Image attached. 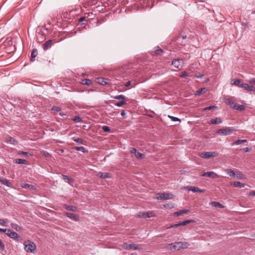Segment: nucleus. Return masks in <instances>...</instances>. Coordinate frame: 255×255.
Instances as JSON below:
<instances>
[{
    "instance_id": "1a4fd4ad",
    "label": "nucleus",
    "mask_w": 255,
    "mask_h": 255,
    "mask_svg": "<svg viewBox=\"0 0 255 255\" xmlns=\"http://www.w3.org/2000/svg\"><path fill=\"white\" fill-rule=\"evenodd\" d=\"M201 176H207L212 178H216L218 177V175L213 171L205 172L201 175Z\"/></svg>"
},
{
    "instance_id": "774afa93",
    "label": "nucleus",
    "mask_w": 255,
    "mask_h": 255,
    "mask_svg": "<svg viewBox=\"0 0 255 255\" xmlns=\"http://www.w3.org/2000/svg\"><path fill=\"white\" fill-rule=\"evenodd\" d=\"M0 232H6V229H2V228H0Z\"/></svg>"
},
{
    "instance_id": "13d9d810",
    "label": "nucleus",
    "mask_w": 255,
    "mask_h": 255,
    "mask_svg": "<svg viewBox=\"0 0 255 255\" xmlns=\"http://www.w3.org/2000/svg\"><path fill=\"white\" fill-rule=\"evenodd\" d=\"M249 82L250 84H253L255 85V78L250 79Z\"/></svg>"
},
{
    "instance_id": "7c9ffc66",
    "label": "nucleus",
    "mask_w": 255,
    "mask_h": 255,
    "mask_svg": "<svg viewBox=\"0 0 255 255\" xmlns=\"http://www.w3.org/2000/svg\"><path fill=\"white\" fill-rule=\"evenodd\" d=\"M226 173L231 177H235L236 173L233 170L231 169H228L226 170Z\"/></svg>"
},
{
    "instance_id": "5701e85b",
    "label": "nucleus",
    "mask_w": 255,
    "mask_h": 255,
    "mask_svg": "<svg viewBox=\"0 0 255 255\" xmlns=\"http://www.w3.org/2000/svg\"><path fill=\"white\" fill-rule=\"evenodd\" d=\"M152 52H154L155 55L158 56L161 55L163 53V51L158 46L156 47V49H155L154 51H152Z\"/></svg>"
},
{
    "instance_id": "f03ea898",
    "label": "nucleus",
    "mask_w": 255,
    "mask_h": 255,
    "mask_svg": "<svg viewBox=\"0 0 255 255\" xmlns=\"http://www.w3.org/2000/svg\"><path fill=\"white\" fill-rule=\"evenodd\" d=\"M236 129L233 127H229L225 128H221L216 131V133L222 135H228L236 131Z\"/></svg>"
},
{
    "instance_id": "052dcab7",
    "label": "nucleus",
    "mask_w": 255,
    "mask_h": 255,
    "mask_svg": "<svg viewBox=\"0 0 255 255\" xmlns=\"http://www.w3.org/2000/svg\"><path fill=\"white\" fill-rule=\"evenodd\" d=\"M252 149L251 148H250V147H245L244 148H243V151H245V152H249L250 151H251V150Z\"/></svg>"
},
{
    "instance_id": "f704fd0d",
    "label": "nucleus",
    "mask_w": 255,
    "mask_h": 255,
    "mask_svg": "<svg viewBox=\"0 0 255 255\" xmlns=\"http://www.w3.org/2000/svg\"><path fill=\"white\" fill-rule=\"evenodd\" d=\"M224 102L228 105H232L234 104V101L230 98L225 99Z\"/></svg>"
},
{
    "instance_id": "37998d69",
    "label": "nucleus",
    "mask_w": 255,
    "mask_h": 255,
    "mask_svg": "<svg viewBox=\"0 0 255 255\" xmlns=\"http://www.w3.org/2000/svg\"><path fill=\"white\" fill-rule=\"evenodd\" d=\"M217 108L218 107L216 106H209L206 108H205L203 109V111H209V110H214V109H217Z\"/></svg>"
},
{
    "instance_id": "680f3d73",
    "label": "nucleus",
    "mask_w": 255,
    "mask_h": 255,
    "mask_svg": "<svg viewBox=\"0 0 255 255\" xmlns=\"http://www.w3.org/2000/svg\"><path fill=\"white\" fill-rule=\"evenodd\" d=\"M177 227H178V223H177V224H172V225H171L168 227V228H171Z\"/></svg>"
},
{
    "instance_id": "bb28decb",
    "label": "nucleus",
    "mask_w": 255,
    "mask_h": 255,
    "mask_svg": "<svg viewBox=\"0 0 255 255\" xmlns=\"http://www.w3.org/2000/svg\"><path fill=\"white\" fill-rule=\"evenodd\" d=\"M233 185L234 187H239L240 188H243L245 187V184L244 183H242L239 181H236V182H234L233 183Z\"/></svg>"
},
{
    "instance_id": "b1692460",
    "label": "nucleus",
    "mask_w": 255,
    "mask_h": 255,
    "mask_svg": "<svg viewBox=\"0 0 255 255\" xmlns=\"http://www.w3.org/2000/svg\"><path fill=\"white\" fill-rule=\"evenodd\" d=\"M210 204L215 207H216V208H223L224 207V206L220 204L219 202H216V201H213V202H212Z\"/></svg>"
},
{
    "instance_id": "c9c22d12",
    "label": "nucleus",
    "mask_w": 255,
    "mask_h": 255,
    "mask_svg": "<svg viewBox=\"0 0 255 255\" xmlns=\"http://www.w3.org/2000/svg\"><path fill=\"white\" fill-rule=\"evenodd\" d=\"M10 226L11 227V228L15 229L17 231H20L21 229V227L19 226L17 224L14 223H11L10 224Z\"/></svg>"
},
{
    "instance_id": "a19ab883",
    "label": "nucleus",
    "mask_w": 255,
    "mask_h": 255,
    "mask_svg": "<svg viewBox=\"0 0 255 255\" xmlns=\"http://www.w3.org/2000/svg\"><path fill=\"white\" fill-rule=\"evenodd\" d=\"M73 121L76 123H81L82 122V119L79 116H75L74 118L73 119Z\"/></svg>"
},
{
    "instance_id": "473e14b6",
    "label": "nucleus",
    "mask_w": 255,
    "mask_h": 255,
    "mask_svg": "<svg viewBox=\"0 0 255 255\" xmlns=\"http://www.w3.org/2000/svg\"><path fill=\"white\" fill-rule=\"evenodd\" d=\"M14 162L17 164H26L27 163V161L23 159H15Z\"/></svg>"
},
{
    "instance_id": "8fccbe9b",
    "label": "nucleus",
    "mask_w": 255,
    "mask_h": 255,
    "mask_svg": "<svg viewBox=\"0 0 255 255\" xmlns=\"http://www.w3.org/2000/svg\"><path fill=\"white\" fill-rule=\"evenodd\" d=\"M0 225L2 226L6 227L7 226V223L4 220L0 219Z\"/></svg>"
},
{
    "instance_id": "7ed1b4c3",
    "label": "nucleus",
    "mask_w": 255,
    "mask_h": 255,
    "mask_svg": "<svg viewBox=\"0 0 255 255\" xmlns=\"http://www.w3.org/2000/svg\"><path fill=\"white\" fill-rule=\"evenodd\" d=\"M156 196V199L161 200L172 199L174 198L173 194L165 192L157 193Z\"/></svg>"
},
{
    "instance_id": "a18cd8bd",
    "label": "nucleus",
    "mask_w": 255,
    "mask_h": 255,
    "mask_svg": "<svg viewBox=\"0 0 255 255\" xmlns=\"http://www.w3.org/2000/svg\"><path fill=\"white\" fill-rule=\"evenodd\" d=\"M114 99L117 100H125L126 99V97L123 95H120L116 96L114 97Z\"/></svg>"
},
{
    "instance_id": "c756f323",
    "label": "nucleus",
    "mask_w": 255,
    "mask_h": 255,
    "mask_svg": "<svg viewBox=\"0 0 255 255\" xmlns=\"http://www.w3.org/2000/svg\"><path fill=\"white\" fill-rule=\"evenodd\" d=\"M62 179L64 180H67L68 181V182L71 184V182H73V179L71 178V177H70V176H68L67 175H62Z\"/></svg>"
},
{
    "instance_id": "c85d7f7f",
    "label": "nucleus",
    "mask_w": 255,
    "mask_h": 255,
    "mask_svg": "<svg viewBox=\"0 0 255 255\" xmlns=\"http://www.w3.org/2000/svg\"><path fill=\"white\" fill-rule=\"evenodd\" d=\"M6 139L7 142H9L12 144L15 145L17 143L16 140L11 136H8Z\"/></svg>"
},
{
    "instance_id": "0e129e2a",
    "label": "nucleus",
    "mask_w": 255,
    "mask_h": 255,
    "mask_svg": "<svg viewBox=\"0 0 255 255\" xmlns=\"http://www.w3.org/2000/svg\"><path fill=\"white\" fill-rule=\"evenodd\" d=\"M121 116H122V117H123L124 118H125V116H126V115L125 111H124V110H123V111L121 112Z\"/></svg>"
},
{
    "instance_id": "4d7b16f0",
    "label": "nucleus",
    "mask_w": 255,
    "mask_h": 255,
    "mask_svg": "<svg viewBox=\"0 0 255 255\" xmlns=\"http://www.w3.org/2000/svg\"><path fill=\"white\" fill-rule=\"evenodd\" d=\"M130 153L134 154V155L136 154V153L137 152V150L134 148H130Z\"/></svg>"
},
{
    "instance_id": "cd10ccee",
    "label": "nucleus",
    "mask_w": 255,
    "mask_h": 255,
    "mask_svg": "<svg viewBox=\"0 0 255 255\" xmlns=\"http://www.w3.org/2000/svg\"><path fill=\"white\" fill-rule=\"evenodd\" d=\"M235 176H236L237 178L239 179H244L246 178L245 175L239 171H236Z\"/></svg>"
},
{
    "instance_id": "58836bf2",
    "label": "nucleus",
    "mask_w": 255,
    "mask_h": 255,
    "mask_svg": "<svg viewBox=\"0 0 255 255\" xmlns=\"http://www.w3.org/2000/svg\"><path fill=\"white\" fill-rule=\"evenodd\" d=\"M137 159H142L144 157L145 155L137 151L134 155Z\"/></svg>"
},
{
    "instance_id": "393cba45",
    "label": "nucleus",
    "mask_w": 255,
    "mask_h": 255,
    "mask_svg": "<svg viewBox=\"0 0 255 255\" xmlns=\"http://www.w3.org/2000/svg\"><path fill=\"white\" fill-rule=\"evenodd\" d=\"M52 41L51 40H48L45 42L43 45V49L45 50H47L50 47Z\"/></svg>"
},
{
    "instance_id": "9d476101",
    "label": "nucleus",
    "mask_w": 255,
    "mask_h": 255,
    "mask_svg": "<svg viewBox=\"0 0 255 255\" xmlns=\"http://www.w3.org/2000/svg\"><path fill=\"white\" fill-rule=\"evenodd\" d=\"M65 214L67 217L73 221H78L79 220V217L74 214L66 212Z\"/></svg>"
},
{
    "instance_id": "4be33fe9",
    "label": "nucleus",
    "mask_w": 255,
    "mask_h": 255,
    "mask_svg": "<svg viewBox=\"0 0 255 255\" xmlns=\"http://www.w3.org/2000/svg\"><path fill=\"white\" fill-rule=\"evenodd\" d=\"M143 3H142L143 5V6H145L146 7H149V8L152 7V6L153 5L152 4V1H143Z\"/></svg>"
},
{
    "instance_id": "49530a36",
    "label": "nucleus",
    "mask_w": 255,
    "mask_h": 255,
    "mask_svg": "<svg viewBox=\"0 0 255 255\" xmlns=\"http://www.w3.org/2000/svg\"><path fill=\"white\" fill-rule=\"evenodd\" d=\"M51 111L56 112H59L61 111V109L58 107L54 106L52 107Z\"/></svg>"
},
{
    "instance_id": "a878e982",
    "label": "nucleus",
    "mask_w": 255,
    "mask_h": 255,
    "mask_svg": "<svg viewBox=\"0 0 255 255\" xmlns=\"http://www.w3.org/2000/svg\"><path fill=\"white\" fill-rule=\"evenodd\" d=\"M189 212V211L188 210H179L177 212H176L174 213V215H175V216H180L183 214H185V213H187Z\"/></svg>"
},
{
    "instance_id": "dca6fc26",
    "label": "nucleus",
    "mask_w": 255,
    "mask_h": 255,
    "mask_svg": "<svg viewBox=\"0 0 255 255\" xmlns=\"http://www.w3.org/2000/svg\"><path fill=\"white\" fill-rule=\"evenodd\" d=\"M9 237L16 241H18L20 238V237L18 235L17 233L13 231L11 233H10V235Z\"/></svg>"
},
{
    "instance_id": "c03bdc74",
    "label": "nucleus",
    "mask_w": 255,
    "mask_h": 255,
    "mask_svg": "<svg viewBox=\"0 0 255 255\" xmlns=\"http://www.w3.org/2000/svg\"><path fill=\"white\" fill-rule=\"evenodd\" d=\"M21 186L25 189H33V188L32 185L27 183H24Z\"/></svg>"
},
{
    "instance_id": "ea45409f",
    "label": "nucleus",
    "mask_w": 255,
    "mask_h": 255,
    "mask_svg": "<svg viewBox=\"0 0 255 255\" xmlns=\"http://www.w3.org/2000/svg\"><path fill=\"white\" fill-rule=\"evenodd\" d=\"M82 83L89 86L92 84V81L89 79H84L82 80Z\"/></svg>"
},
{
    "instance_id": "72a5a7b5",
    "label": "nucleus",
    "mask_w": 255,
    "mask_h": 255,
    "mask_svg": "<svg viewBox=\"0 0 255 255\" xmlns=\"http://www.w3.org/2000/svg\"><path fill=\"white\" fill-rule=\"evenodd\" d=\"M67 210L75 212L77 210V207L74 206H66L65 207Z\"/></svg>"
},
{
    "instance_id": "09e8293b",
    "label": "nucleus",
    "mask_w": 255,
    "mask_h": 255,
    "mask_svg": "<svg viewBox=\"0 0 255 255\" xmlns=\"http://www.w3.org/2000/svg\"><path fill=\"white\" fill-rule=\"evenodd\" d=\"M168 118L169 119H170L171 120V121H172L173 122H176V121L180 122V120L179 118H177V117H175L169 115L168 116Z\"/></svg>"
},
{
    "instance_id": "4468645a",
    "label": "nucleus",
    "mask_w": 255,
    "mask_h": 255,
    "mask_svg": "<svg viewBox=\"0 0 255 255\" xmlns=\"http://www.w3.org/2000/svg\"><path fill=\"white\" fill-rule=\"evenodd\" d=\"M222 123V120L220 118L212 119L210 121L209 124L212 125H216Z\"/></svg>"
},
{
    "instance_id": "2f4dec72",
    "label": "nucleus",
    "mask_w": 255,
    "mask_h": 255,
    "mask_svg": "<svg viewBox=\"0 0 255 255\" xmlns=\"http://www.w3.org/2000/svg\"><path fill=\"white\" fill-rule=\"evenodd\" d=\"M72 139L73 141L77 142L79 144H84V141L82 138L73 137Z\"/></svg>"
},
{
    "instance_id": "ddd939ff",
    "label": "nucleus",
    "mask_w": 255,
    "mask_h": 255,
    "mask_svg": "<svg viewBox=\"0 0 255 255\" xmlns=\"http://www.w3.org/2000/svg\"><path fill=\"white\" fill-rule=\"evenodd\" d=\"M142 248L140 245L134 244H129V250H141Z\"/></svg>"
},
{
    "instance_id": "de8ad7c7",
    "label": "nucleus",
    "mask_w": 255,
    "mask_h": 255,
    "mask_svg": "<svg viewBox=\"0 0 255 255\" xmlns=\"http://www.w3.org/2000/svg\"><path fill=\"white\" fill-rule=\"evenodd\" d=\"M126 104V102L124 101H120V102H117L116 103H115V105L116 106H118V107H122L124 105Z\"/></svg>"
},
{
    "instance_id": "2eb2a0df",
    "label": "nucleus",
    "mask_w": 255,
    "mask_h": 255,
    "mask_svg": "<svg viewBox=\"0 0 255 255\" xmlns=\"http://www.w3.org/2000/svg\"><path fill=\"white\" fill-rule=\"evenodd\" d=\"M232 109L234 110H239L240 111H243L245 110V107L244 105H240L238 104H235Z\"/></svg>"
},
{
    "instance_id": "f8f14e48",
    "label": "nucleus",
    "mask_w": 255,
    "mask_h": 255,
    "mask_svg": "<svg viewBox=\"0 0 255 255\" xmlns=\"http://www.w3.org/2000/svg\"><path fill=\"white\" fill-rule=\"evenodd\" d=\"M187 188L188 189V190L192 191L194 192L202 193L204 191V190H202L199 188L198 187L195 186H188L187 187Z\"/></svg>"
},
{
    "instance_id": "aec40b11",
    "label": "nucleus",
    "mask_w": 255,
    "mask_h": 255,
    "mask_svg": "<svg viewBox=\"0 0 255 255\" xmlns=\"http://www.w3.org/2000/svg\"><path fill=\"white\" fill-rule=\"evenodd\" d=\"M194 222V221L193 220H187L182 222H180L178 223V227L180 226H185L186 225Z\"/></svg>"
},
{
    "instance_id": "6ab92c4d",
    "label": "nucleus",
    "mask_w": 255,
    "mask_h": 255,
    "mask_svg": "<svg viewBox=\"0 0 255 255\" xmlns=\"http://www.w3.org/2000/svg\"><path fill=\"white\" fill-rule=\"evenodd\" d=\"M37 55V50L33 49L31 53L30 58L31 61L33 62L35 60V58Z\"/></svg>"
},
{
    "instance_id": "412c9836",
    "label": "nucleus",
    "mask_w": 255,
    "mask_h": 255,
    "mask_svg": "<svg viewBox=\"0 0 255 255\" xmlns=\"http://www.w3.org/2000/svg\"><path fill=\"white\" fill-rule=\"evenodd\" d=\"M247 142L246 139H238L235 140L232 143V145L234 146L235 145H239L242 143H246Z\"/></svg>"
},
{
    "instance_id": "20e7f679",
    "label": "nucleus",
    "mask_w": 255,
    "mask_h": 255,
    "mask_svg": "<svg viewBox=\"0 0 255 255\" xmlns=\"http://www.w3.org/2000/svg\"><path fill=\"white\" fill-rule=\"evenodd\" d=\"M218 155V153L215 151H205L199 154V156L205 159H208L211 157L217 156Z\"/></svg>"
},
{
    "instance_id": "bf43d9fd",
    "label": "nucleus",
    "mask_w": 255,
    "mask_h": 255,
    "mask_svg": "<svg viewBox=\"0 0 255 255\" xmlns=\"http://www.w3.org/2000/svg\"><path fill=\"white\" fill-rule=\"evenodd\" d=\"M12 232V230H10V229H6V232H5L6 233V234L9 237L10 235V233H11Z\"/></svg>"
},
{
    "instance_id": "5fc2aeb1",
    "label": "nucleus",
    "mask_w": 255,
    "mask_h": 255,
    "mask_svg": "<svg viewBox=\"0 0 255 255\" xmlns=\"http://www.w3.org/2000/svg\"><path fill=\"white\" fill-rule=\"evenodd\" d=\"M102 129L105 132H109V131H110V130H111L110 128L109 127L106 126H104L102 127Z\"/></svg>"
},
{
    "instance_id": "603ef678",
    "label": "nucleus",
    "mask_w": 255,
    "mask_h": 255,
    "mask_svg": "<svg viewBox=\"0 0 255 255\" xmlns=\"http://www.w3.org/2000/svg\"><path fill=\"white\" fill-rule=\"evenodd\" d=\"M233 83H232V84H234L235 85H240V80L239 79H234L233 80Z\"/></svg>"
},
{
    "instance_id": "f3484780",
    "label": "nucleus",
    "mask_w": 255,
    "mask_h": 255,
    "mask_svg": "<svg viewBox=\"0 0 255 255\" xmlns=\"http://www.w3.org/2000/svg\"><path fill=\"white\" fill-rule=\"evenodd\" d=\"M0 183H1L2 184L4 185L7 187H11V183L6 179L5 178H0Z\"/></svg>"
},
{
    "instance_id": "864d4df0",
    "label": "nucleus",
    "mask_w": 255,
    "mask_h": 255,
    "mask_svg": "<svg viewBox=\"0 0 255 255\" xmlns=\"http://www.w3.org/2000/svg\"><path fill=\"white\" fill-rule=\"evenodd\" d=\"M188 75L189 74L187 72L184 71L181 73L180 77L182 78H186L187 77Z\"/></svg>"
},
{
    "instance_id": "0eeeda50",
    "label": "nucleus",
    "mask_w": 255,
    "mask_h": 255,
    "mask_svg": "<svg viewBox=\"0 0 255 255\" xmlns=\"http://www.w3.org/2000/svg\"><path fill=\"white\" fill-rule=\"evenodd\" d=\"M239 87L248 91H255V88L254 86H250L248 84L242 83L239 85Z\"/></svg>"
},
{
    "instance_id": "423d86ee",
    "label": "nucleus",
    "mask_w": 255,
    "mask_h": 255,
    "mask_svg": "<svg viewBox=\"0 0 255 255\" xmlns=\"http://www.w3.org/2000/svg\"><path fill=\"white\" fill-rule=\"evenodd\" d=\"M97 82L103 86H110V80L103 77L98 78L97 79Z\"/></svg>"
},
{
    "instance_id": "f257e3e1",
    "label": "nucleus",
    "mask_w": 255,
    "mask_h": 255,
    "mask_svg": "<svg viewBox=\"0 0 255 255\" xmlns=\"http://www.w3.org/2000/svg\"><path fill=\"white\" fill-rule=\"evenodd\" d=\"M169 246H172L173 249L179 251L180 249L187 248L190 246V244L186 242H178L169 244Z\"/></svg>"
},
{
    "instance_id": "338daca9",
    "label": "nucleus",
    "mask_w": 255,
    "mask_h": 255,
    "mask_svg": "<svg viewBox=\"0 0 255 255\" xmlns=\"http://www.w3.org/2000/svg\"><path fill=\"white\" fill-rule=\"evenodd\" d=\"M85 17H80V18H79V20L80 21H82L84 20H85Z\"/></svg>"
},
{
    "instance_id": "69168bd1",
    "label": "nucleus",
    "mask_w": 255,
    "mask_h": 255,
    "mask_svg": "<svg viewBox=\"0 0 255 255\" xmlns=\"http://www.w3.org/2000/svg\"><path fill=\"white\" fill-rule=\"evenodd\" d=\"M250 195L251 196H255V191L250 192Z\"/></svg>"
},
{
    "instance_id": "6e6d98bb",
    "label": "nucleus",
    "mask_w": 255,
    "mask_h": 255,
    "mask_svg": "<svg viewBox=\"0 0 255 255\" xmlns=\"http://www.w3.org/2000/svg\"><path fill=\"white\" fill-rule=\"evenodd\" d=\"M123 247L126 250H129V244H128V243H124L123 245Z\"/></svg>"
},
{
    "instance_id": "e2e57ef3",
    "label": "nucleus",
    "mask_w": 255,
    "mask_h": 255,
    "mask_svg": "<svg viewBox=\"0 0 255 255\" xmlns=\"http://www.w3.org/2000/svg\"><path fill=\"white\" fill-rule=\"evenodd\" d=\"M131 82L130 81H128L127 83H126L125 84V86L126 87H128V86H130V84H131Z\"/></svg>"
},
{
    "instance_id": "39448f33",
    "label": "nucleus",
    "mask_w": 255,
    "mask_h": 255,
    "mask_svg": "<svg viewBox=\"0 0 255 255\" xmlns=\"http://www.w3.org/2000/svg\"><path fill=\"white\" fill-rule=\"evenodd\" d=\"M29 244H24V249L28 253H33L36 249V246L34 243L28 241Z\"/></svg>"
},
{
    "instance_id": "9b49d317",
    "label": "nucleus",
    "mask_w": 255,
    "mask_h": 255,
    "mask_svg": "<svg viewBox=\"0 0 255 255\" xmlns=\"http://www.w3.org/2000/svg\"><path fill=\"white\" fill-rule=\"evenodd\" d=\"M183 62L182 59H175L172 62V65H173L176 68H179L181 65V63Z\"/></svg>"
},
{
    "instance_id": "79ce46f5",
    "label": "nucleus",
    "mask_w": 255,
    "mask_h": 255,
    "mask_svg": "<svg viewBox=\"0 0 255 255\" xmlns=\"http://www.w3.org/2000/svg\"><path fill=\"white\" fill-rule=\"evenodd\" d=\"M40 153L45 157H48L51 156L50 154L45 150L41 151Z\"/></svg>"
},
{
    "instance_id": "a211bd4d",
    "label": "nucleus",
    "mask_w": 255,
    "mask_h": 255,
    "mask_svg": "<svg viewBox=\"0 0 255 255\" xmlns=\"http://www.w3.org/2000/svg\"><path fill=\"white\" fill-rule=\"evenodd\" d=\"M98 175L101 178L106 179L111 177L110 174L107 172H99Z\"/></svg>"
},
{
    "instance_id": "e433bc0d",
    "label": "nucleus",
    "mask_w": 255,
    "mask_h": 255,
    "mask_svg": "<svg viewBox=\"0 0 255 255\" xmlns=\"http://www.w3.org/2000/svg\"><path fill=\"white\" fill-rule=\"evenodd\" d=\"M207 91V89L205 88H203L199 89L198 90L195 92V94L196 95H199L202 94L203 92H205Z\"/></svg>"
},
{
    "instance_id": "3c124183",
    "label": "nucleus",
    "mask_w": 255,
    "mask_h": 255,
    "mask_svg": "<svg viewBox=\"0 0 255 255\" xmlns=\"http://www.w3.org/2000/svg\"><path fill=\"white\" fill-rule=\"evenodd\" d=\"M19 154H21L25 156H28L29 155H31L29 152L25 151H19Z\"/></svg>"
},
{
    "instance_id": "6e6552de",
    "label": "nucleus",
    "mask_w": 255,
    "mask_h": 255,
    "mask_svg": "<svg viewBox=\"0 0 255 255\" xmlns=\"http://www.w3.org/2000/svg\"><path fill=\"white\" fill-rule=\"evenodd\" d=\"M138 216L140 218H146L153 217L154 215L152 212H141L139 213Z\"/></svg>"
},
{
    "instance_id": "4c0bfd02",
    "label": "nucleus",
    "mask_w": 255,
    "mask_h": 255,
    "mask_svg": "<svg viewBox=\"0 0 255 255\" xmlns=\"http://www.w3.org/2000/svg\"><path fill=\"white\" fill-rule=\"evenodd\" d=\"M74 149L77 151H81L83 153L87 152V150L83 146H76L74 147Z\"/></svg>"
}]
</instances>
